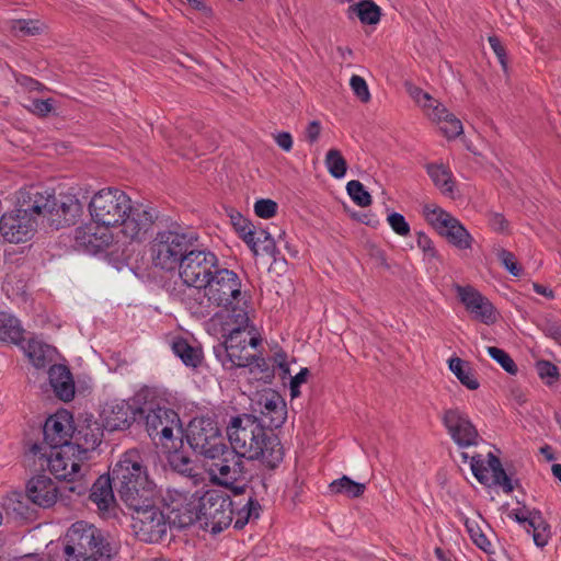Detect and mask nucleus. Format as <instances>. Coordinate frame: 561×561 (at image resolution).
Wrapping results in <instances>:
<instances>
[{"label": "nucleus", "instance_id": "57", "mask_svg": "<svg viewBox=\"0 0 561 561\" xmlns=\"http://www.w3.org/2000/svg\"><path fill=\"white\" fill-rule=\"evenodd\" d=\"M493 483L503 488L505 493H511L514 490L511 478L505 472L503 466H500L492 472Z\"/></svg>", "mask_w": 561, "mask_h": 561}, {"label": "nucleus", "instance_id": "22", "mask_svg": "<svg viewBox=\"0 0 561 561\" xmlns=\"http://www.w3.org/2000/svg\"><path fill=\"white\" fill-rule=\"evenodd\" d=\"M103 430L92 415L80 420L72 427L71 445L79 455L85 458L90 450H94L102 442Z\"/></svg>", "mask_w": 561, "mask_h": 561}, {"label": "nucleus", "instance_id": "62", "mask_svg": "<svg viewBox=\"0 0 561 561\" xmlns=\"http://www.w3.org/2000/svg\"><path fill=\"white\" fill-rule=\"evenodd\" d=\"M274 139L278 147H280L284 151L289 152L293 149V137L287 131L277 133L274 136Z\"/></svg>", "mask_w": 561, "mask_h": 561}, {"label": "nucleus", "instance_id": "58", "mask_svg": "<svg viewBox=\"0 0 561 561\" xmlns=\"http://www.w3.org/2000/svg\"><path fill=\"white\" fill-rule=\"evenodd\" d=\"M431 106H426L424 110L426 115L434 122L438 124L444 119V116H447L450 112L437 100L435 103H430Z\"/></svg>", "mask_w": 561, "mask_h": 561}, {"label": "nucleus", "instance_id": "16", "mask_svg": "<svg viewBox=\"0 0 561 561\" xmlns=\"http://www.w3.org/2000/svg\"><path fill=\"white\" fill-rule=\"evenodd\" d=\"M170 502L167 503L165 510L170 520V527H176L179 529L186 528L194 523H199L201 510L199 496L195 494H188L185 492L174 491L172 494L169 493Z\"/></svg>", "mask_w": 561, "mask_h": 561}, {"label": "nucleus", "instance_id": "49", "mask_svg": "<svg viewBox=\"0 0 561 561\" xmlns=\"http://www.w3.org/2000/svg\"><path fill=\"white\" fill-rule=\"evenodd\" d=\"M242 484L233 483L230 485H225L226 488L230 489L232 492V497L236 501L247 500L250 495L255 499L256 495L260 494V492L254 491V486H250L247 482L242 481Z\"/></svg>", "mask_w": 561, "mask_h": 561}, {"label": "nucleus", "instance_id": "54", "mask_svg": "<svg viewBox=\"0 0 561 561\" xmlns=\"http://www.w3.org/2000/svg\"><path fill=\"white\" fill-rule=\"evenodd\" d=\"M30 112L36 114L38 116H47L54 108L51 99L39 100L32 99L30 100V104L26 105Z\"/></svg>", "mask_w": 561, "mask_h": 561}, {"label": "nucleus", "instance_id": "11", "mask_svg": "<svg viewBox=\"0 0 561 561\" xmlns=\"http://www.w3.org/2000/svg\"><path fill=\"white\" fill-rule=\"evenodd\" d=\"M185 437L195 453L213 460L218 458L227 446L217 422L210 416L194 417L187 425Z\"/></svg>", "mask_w": 561, "mask_h": 561}, {"label": "nucleus", "instance_id": "35", "mask_svg": "<svg viewBox=\"0 0 561 561\" xmlns=\"http://www.w3.org/2000/svg\"><path fill=\"white\" fill-rule=\"evenodd\" d=\"M329 490L332 494H345L350 499H356L364 494L366 485L353 481L347 476H343L340 479L332 481L329 485Z\"/></svg>", "mask_w": 561, "mask_h": 561}, {"label": "nucleus", "instance_id": "39", "mask_svg": "<svg viewBox=\"0 0 561 561\" xmlns=\"http://www.w3.org/2000/svg\"><path fill=\"white\" fill-rule=\"evenodd\" d=\"M45 25L39 20H12L10 31L14 36H36L44 32Z\"/></svg>", "mask_w": 561, "mask_h": 561}, {"label": "nucleus", "instance_id": "32", "mask_svg": "<svg viewBox=\"0 0 561 561\" xmlns=\"http://www.w3.org/2000/svg\"><path fill=\"white\" fill-rule=\"evenodd\" d=\"M24 330L21 321L13 314L0 312V340L8 343L20 344L24 341Z\"/></svg>", "mask_w": 561, "mask_h": 561}, {"label": "nucleus", "instance_id": "9", "mask_svg": "<svg viewBox=\"0 0 561 561\" xmlns=\"http://www.w3.org/2000/svg\"><path fill=\"white\" fill-rule=\"evenodd\" d=\"M234 328L224 334V341L214 346V354L222 367L227 370L248 367L253 363L254 355L248 348V333L245 328L249 323L247 310H239L234 314Z\"/></svg>", "mask_w": 561, "mask_h": 561}, {"label": "nucleus", "instance_id": "21", "mask_svg": "<svg viewBox=\"0 0 561 561\" xmlns=\"http://www.w3.org/2000/svg\"><path fill=\"white\" fill-rule=\"evenodd\" d=\"M71 419V415L65 411L49 416L43 426L44 444L42 446L46 449H56V447L71 445L73 427Z\"/></svg>", "mask_w": 561, "mask_h": 561}, {"label": "nucleus", "instance_id": "56", "mask_svg": "<svg viewBox=\"0 0 561 561\" xmlns=\"http://www.w3.org/2000/svg\"><path fill=\"white\" fill-rule=\"evenodd\" d=\"M416 244L426 257L434 259L437 256V251L433 241L424 232H417Z\"/></svg>", "mask_w": 561, "mask_h": 561}, {"label": "nucleus", "instance_id": "42", "mask_svg": "<svg viewBox=\"0 0 561 561\" xmlns=\"http://www.w3.org/2000/svg\"><path fill=\"white\" fill-rule=\"evenodd\" d=\"M325 165L329 173L335 179H342L346 174V160L337 149L333 148L327 152Z\"/></svg>", "mask_w": 561, "mask_h": 561}, {"label": "nucleus", "instance_id": "1", "mask_svg": "<svg viewBox=\"0 0 561 561\" xmlns=\"http://www.w3.org/2000/svg\"><path fill=\"white\" fill-rule=\"evenodd\" d=\"M92 220L105 228L121 227L124 238L142 242L158 218V211L144 205H134L131 198L117 187L96 192L89 202Z\"/></svg>", "mask_w": 561, "mask_h": 561}, {"label": "nucleus", "instance_id": "45", "mask_svg": "<svg viewBox=\"0 0 561 561\" xmlns=\"http://www.w3.org/2000/svg\"><path fill=\"white\" fill-rule=\"evenodd\" d=\"M489 355L497 362L501 367L508 374L515 375L518 370L515 362L510 356L508 353H506L504 350L495 347V346H489L488 347Z\"/></svg>", "mask_w": 561, "mask_h": 561}, {"label": "nucleus", "instance_id": "53", "mask_svg": "<svg viewBox=\"0 0 561 561\" xmlns=\"http://www.w3.org/2000/svg\"><path fill=\"white\" fill-rule=\"evenodd\" d=\"M470 468L474 476V478L482 484H486L488 482V468L484 466V462L481 458V455H474L470 457Z\"/></svg>", "mask_w": 561, "mask_h": 561}, {"label": "nucleus", "instance_id": "36", "mask_svg": "<svg viewBox=\"0 0 561 561\" xmlns=\"http://www.w3.org/2000/svg\"><path fill=\"white\" fill-rule=\"evenodd\" d=\"M25 353L34 367L38 369L45 368L51 362V348L42 342L28 341Z\"/></svg>", "mask_w": 561, "mask_h": 561}, {"label": "nucleus", "instance_id": "50", "mask_svg": "<svg viewBox=\"0 0 561 561\" xmlns=\"http://www.w3.org/2000/svg\"><path fill=\"white\" fill-rule=\"evenodd\" d=\"M255 215L263 219H268L275 216L277 211V204L272 199H259L254 204Z\"/></svg>", "mask_w": 561, "mask_h": 561}, {"label": "nucleus", "instance_id": "26", "mask_svg": "<svg viewBox=\"0 0 561 561\" xmlns=\"http://www.w3.org/2000/svg\"><path fill=\"white\" fill-rule=\"evenodd\" d=\"M25 493L26 499L31 503L47 508L56 503L59 491L56 483L49 477L37 474L26 483Z\"/></svg>", "mask_w": 561, "mask_h": 561}, {"label": "nucleus", "instance_id": "15", "mask_svg": "<svg viewBox=\"0 0 561 561\" xmlns=\"http://www.w3.org/2000/svg\"><path fill=\"white\" fill-rule=\"evenodd\" d=\"M251 407L253 412L260 414L256 416L257 422L270 432L280 427L286 420V404L282 397L272 389L257 392L252 399Z\"/></svg>", "mask_w": 561, "mask_h": 561}, {"label": "nucleus", "instance_id": "4", "mask_svg": "<svg viewBox=\"0 0 561 561\" xmlns=\"http://www.w3.org/2000/svg\"><path fill=\"white\" fill-rule=\"evenodd\" d=\"M199 525L204 530L218 534L234 520V528L242 529L250 519L259 518L261 505L251 495L236 501L220 490H208L199 496Z\"/></svg>", "mask_w": 561, "mask_h": 561}, {"label": "nucleus", "instance_id": "55", "mask_svg": "<svg viewBox=\"0 0 561 561\" xmlns=\"http://www.w3.org/2000/svg\"><path fill=\"white\" fill-rule=\"evenodd\" d=\"M14 78H15L16 83L25 91L33 92V91H43L46 89L43 83H41L39 81H37L26 75L15 73Z\"/></svg>", "mask_w": 561, "mask_h": 561}, {"label": "nucleus", "instance_id": "27", "mask_svg": "<svg viewBox=\"0 0 561 561\" xmlns=\"http://www.w3.org/2000/svg\"><path fill=\"white\" fill-rule=\"evenodd\" d=\"M56 196L41 186H30L20 190L19 203L28 214L50 215L53 206V198Z\"/></svg>", "mask_w": 561, "mask_h": 561}, {"label": "nucleus", "instance_id": "6", "mask_svg": "<svg viewBox=\"0 0 561 561\" xmlns=\"http://www.w3.org/2000/svg\"><path fill=\"white\" fill-rule=\"evenodd\" d=\"M30 454L38 459L41 468L46 466L57 480L65 481L69 492L77 495L88 492V481L85 480L88 467L83 468L85 458L79 455L72 445L56 447V449L47 451L45 446L33 444Z\"/></svg>", "mask_w": 561, "mask_h": 561}, {"label": "nucleus", "instance_id": "13", "mask_svg": "<svg viewBox=\"0 0 561 561\" xmlns=\"http://www.w3.org/2000/svg\"><path fill=\"white\" fill-rule=\"evenodd\" d=\"M219 265V259L214 252L206 249H194L193 247L186 253V257L178 270L185 285L193 287V289H201Z\"/></svg>", "mask_w": 561, "mask_h": 561}, {"label": "nucleus", "instance_id": "63", "mask_svg": "<svg viewBox=\"0 0 561 561\" xmlns=\"http://www.w3.org/2000/svg\"><path fill=\"white\" fill-rule=\"evenodd\" d=\"M543 333L554 340L561 339V322H547L542 328Z\"/></svg>", "mask_w": 561, "mask_h": 561}, {"label": "nucleus", "instance_id": "44", "mask_svg": "<svg viewBox=\"0 0 561 561\" xmlns=\"http://www.w3.org/2000/svg\"><path fill=\"white\" fill-rule=\"evenodd\" d=\"M465 526L467 531L469 533V536L473 543L479 547L484 552H491L492 550V543L486 538V536L482 533L480 526L477 522L470 520L469 518L465 519Z\"/></svg>", "mask_w": 561, "mask_h": 561}, {"label": "nucleus", "instance_id": "38", "mask_svg": "<svg viewBox=\"0 0 561 561\" xmlns=\"http://www.w3.org/2000/svg\"><path fill=\"white\" fill-rule=\"evenodd\" d=\"M427 174L434 184L444 193L451 195L454 192L451 173L444 165L428 164Z\"/></svg>", "mask_w": 561, "mask_h": 561}, {"label": "nucleus", "instance_id": "60", "mask_svg": "<svg viewBox=\"0 0 561 561\" xmlns=\"http://www.w3.org/2000/svg\"><path fill=\"white\" fill-rule=\"evenodd\" d=\"M537 370L540 378H557L559 376L557 366L548 360H539L537 363Z\"/></svg>", "mask_w": 561, "mask_h": 561}, {"label": "nucleus", "instance_id": "61", "mask_svg": "<svg viewBox=\"0 0 561 561\" xmlns=\"http://www.w3.org/2000/svg\"><path fill=\"white\" fill-rule=\"evenodd\" d=\"M322 130L321 123L319 121H311L305 130V138L309 144L318 141Z\"/></svg>", "mask_w": 561, "mask_h": 561}, {"label": "nucleus", "instance_id": "40", "mask_svg": "<svg viewBox=\"0 0 561 561\" xmlns=\"http://www.w3.org/2000/svg\"><path fill=\"white\" fill-rule=\"evenodd\" d=\"M28 502L26 493L13 491L3 497L2 506L7 512H12L24 517L28 512Z\"/></svg>", "mask_w": 561, "mask_h": 561}, {"label": "nucleus", "instance_id": "28", "mask_svg": "<svg viewBox=\"0 0 561 561\" xmlns=\"http://www.w3.org/2000/svg\"><path fill=\"white\" fill-rule=\"evenodd\" d=\"M73 241L76 250L94 254L108 247L111 236L105 231L99 232L98 227L81 226L75 230Z\"/></svg>", "mask_w": 561, "mask_h": 561}, {"label": "nucleus", "instance_id": "8", "mask_svg": "<svg viewBox=\"0 0 561 561\" xmlns=\"http://www.w3.org/2000/svg\"><path fill=\"white\" fill-rule=\"evenodd\" d=\"M110 556V543L99 528L83 520L70 526L66 534L64 561H99Z\"/></svg>", "mask_w": 561, "mask_h": 561}, {"label": "nucleus", "instance_id": "48", "mask_svg": "<svg viewBox=\"0 0 561 561\" xmlns=\"http://www.w3.org/2000/svg\"><path fill=\"white\" fill-rule=\"evenodd\" d=\"M387 221L391 229L401 237H408L410 234V225L405 220L404 216L399 213H391L387 217Z\"/></svg>", "mask_w": 561, "mask_h": 561}, {"label": "nucleus", "instance_id": "51", "mask_svg": "<svg viewBox=\"0 0 561 561\" xmlns=\"http://www.w3.org/2000/svg\"><path fill=\"white\" fill-rule=\"evenodd\" d=\"M350 85L354 92V94L364 103H367L370 100V93L368 90V85L364 78L353 75L350 80Z\"/></svg>", "mask_w": 561, "mask_h": 561}, {"label": "nucleus", "instance_id": "41", "mask_svg": "<svg viewBox=\"0 0 561 561\" xmlns=\"http://www.w3.org/2000/svg\"><path fill=\"white\" fill-rule=\"evenodd\" d=\"M169 461L174 471L191 479H195L196 477H198L196 466L183 453H173L170 456Z\"/></svg>", "mask_w": 561, "mask_h": 561}, {"label": "nucleus", "instance_id": "5", "mask_svg": "<svg viewBox=\"0 0 561 561\" xmlns=\"http://www.w3.org/2000/svg\"><path fill=\"white\" fill-rule=\"evenodd\" d=\"M113 480L119 500L128 510L158 496L157 485L149 478L142 456L137 449H128L121 456L113 466Z\"/></svg>", "mask_w": 561, "mask_h": 561}, {"label": "nucleus", "instance_id": "34", "mask_svg": "<svg viewBox=\"0 0 561 561\" xmlns=\"http://www.w3.org/2000/svg\"><path fill=\"white\" fill-rule=\"evenodd\" d=\"M254 243H247L255 255L260 252L272 256L275 261L279 251L276 248L275 240L270 232L264 229L253 231Z\"/></svg>", "mask_w": 561, "mask_h": 561}, {"label": "nucleus", "instance_id": "3", "mask_svg": "<svg viewBox=\"0 0 561 561\" xmlns=\"http://www.w3.org/2000/svg\"><path fill=\"white\" fill-rule=\"evenodd\" d=\"M230 450L248 460L260 459L268 469H275L284 459V448L273 432H267L256 416L242 414L231 419L227 426Z\"/></svg>", "mask_w": 561, "mask_h": 561}, {"label": "nucleus", "instance_id": "46", "mask_svg": "<svg viewBox=\"0 0 561 561\" xmlns=\"http://www.w3.org/2000/svg\"><path fill=\"white\" fill-rule=\"evenodd\" d=\"M442 133L448 138L453 139L462 134L463 128L460 119H458L453 113L444 116V119L439 123Z\"/></svg>", "mask_w": 561, "mask_h": 561}, {"label": "nucleus", "instance_id": "33", "mask_svg": "<svg viewBox=\"0 0 561 561\" xmlns=\"http://www.w3.org/2000/svg\"><path fill=\"white\" fill-rule=\"evenodd\" d=\"M448 364L449 369L465 387L470 390H476L479 388L480 383L476 378L472 368L467 362L459 357H454L449 359Z\"/></svg>", "mask_w": 561, "mask_h": 561}, {"label": "nucleus", "instance_id": "20", "mask_svg": "<svg viewBox=\"0 0 561 561\" xmlns=\"http://www.w3.org/2000/svg\"><path fill=\"white\" fill-rule=\"evenodd\" d=\"M459 300L476 320L484 324H493L496 313L492 302L472 286H456Z\"/></svg>", "mask_w": 561, "mask_h": 561}, {"label": "nucleus", "instance_id": "7", "mask_svg": "<svg viewBox=\"0 0 561 561\" xmlns=\"http://www.w3.org/2000/svg\"><path fill=\"white\" fill-rule=\"evenodd\" d=\"M198 237L195 232L171 225L159 230L150 242L152 264L164 271H175L192 250Z\"/></svg>", "mask_w": 561, "mask_h": 561}, {"label": "nucleus", "instance_id": "47", "mask_svg": "<svg viewBox=\"0 0 561 561\" xmlns=\"http://www.w3.org/2000/svg\"><path fill=\"white\" fill-rule=\"evenodd\" d=\"M231 220L233 224V227L238 231L240 238L245 243H254L253 241V231L254 226L245 218L242 217L241 214H237V216H231Z\"/></svg>", "mask_w": 561, "mask_h": 561}, {"label": "nucleus", "instance_id": "59", "mask_svg": "<svg viewBox=\"0 0 561 561\" xmlns=\"http://www.w3.org/2000/svg\"><path fill=\"white\" fill-rule=\"evenodd\" d=\"M410 95L415 100V102L421 105L424 110L426 106H431L430 103H435V99L432 98L427 92L423 91L417 87H413L409 89Z\"/></svg>", "mask_w": 561, "mask_h": 561}, {"label": "nucleus", "instance_id": "64", "mask_svg": "<svg viewBox=\"0 0 561 561\" xmlns=\"http://www.w3.org/2000/svg\"><path fill=\"white\" fill-rule=\"evenodd\" d=\"M490 225L496 231H505L507 228V221L503 215L494 213L490 217Z\"/></svg>", "mask_w": 561, "mask_h": 561}, {"label": "nucleus", "instance_id": "19", "mask_svg": "<svg viewBox=\"0 0 561 561\" xmlns=\"http://www.w3.org/2000/svg\"><path fill=\"white\" fill-rule=\"evenodd\" d=\"M35 219L23 207L4 214L0 218V231L10 243L27 241L35 231Z\"/></svg>", "mask_w": 561, "mask_h": 561}, {"label": "nucleus", "instance_id": "24", "mask_svg": "<svg viewBox=\"0 0 561 561\" xmlns=\"http://www.w3.org/2000/svg\"><path fill=\"white\" fill-rule=\"evenodd\" d=\"M510 516L520 525H524L528 534L531 533L534 542L537 547H545L550 538V526L543 519L538 510L529 511L513 510Z\"/></svg>", "mask_w": 561, "mask_h": 561}, {"label": "nucleus", "instance_id": "30", "mask_svg": "<svg viewBox=\"0 0 561 561\" xmlns=\"http://www.w3.org/2000/svg\"><path fill=\"white\" fill-rule=\"evenodd\" d=\"M48 380L60 400L68 402L75 397V382L69 368L65 365H53L48 369Z\"/></svg>", "mask_w": 561, "mask_h": 561}, {"label": "nucleus", "instance_id": "29", "mask_svg": "<svg viewBox=\"0 0 561 561\" xmlns=\"http://www.w3.org/2000/svg\"><path fill=\"white\" fill-rule=\"evenodd\" d=\"M113 470L111 474L100 476L90 488V500L101 512H110L115 507ZM89 491V488H88Z\"/></svg>", "mask_w": 561, "mask_h": 561}, {"label": "nucleus", "instance_id": "12", "mask_svg": "<svg viewBox=\"0 0 561 561\" xmlns=\"http://www.w3.org/2000/svg\"><path fill=\"white\" fill-rule=\"evenodd\" d=\"M138 414L144 419L146 431L152 440L165 444L173 438L174 430L181 432L179 414L153 400L145 401L139 407Z\"/></svg>", "mask_w": 561, "mask_h": 561}, {"label": "nucleus", "instance_id": "17", "mask_svg": "<svg viewBox=\"0 0 561 561\" xmlns=\"http://www.w3.org/2000/svg\"><path fill=\"white\" fill-rule=\"evenodd\" d=\"M244 458L229 447H225L222 454L214 460L209 468L213 480L220 485H230L241 481H248L250 472L245 467Z\"/></svg>", "mask_w": 561, "mask_h": 561}, {"label": "nucleus", "instance_id": "18", "mask_svg": "<svg viewBox=\"0 0 561 561\" xmlns=\"http://www.w3.org/2000/svg\"><path fill=\"white\" fill-rule=\"evenodd\" d=\"M443 424L454 443L460 448L477 446L481 439L468 414L457 408L444 412Z\"/></svg>", "mask_w": 561, "mask_h": 561}, {"label": "nucleus", "instance_id": "2", "mask_svg": "<svg viewBox=\"0 0 561 561\" xmlns=\"http://www.w3.org/2000/svg\"><path fill=\"white\" fill-rule=\"evenodd\" d=\"M182 302L195 318L202 319L210 314L218 318L221 312L231 311V318L239 310H245L240 304H247L239 275L221 265L206 280L201 289L184 293Z\"/></svg>", "mask_w": 561, "mask_h": 561}, {"label": "nucleus", "instance_id": "31", "mask_svg": "<svg viewBox=\"0 0 561 561\" xmlns=\"http://www.w3.org/2000/svg\"><path fill=\"white\" fill-rule=\"evenodd\" d=\"M173 353L181 358L182 363L191 368L201 366L204 355L199 346H193L187 340L178 337L172 342Z\"/></svg>", "mask_w": 561, "mask_h": 561}, {"label": "nucleus", "instance_id": "25", "mask_svg": "<svg viewBox=\"0 0 561 561\" xmlns=\"http://www.w3.org/2000/svg\"><path fill=\"white\" fill-rule=\"evenodd\" d=\"M140 405H133L125 400H113L103 409L105 426L111 431L126 430L136 420Z\"/></svg>", "mask_w": 561, "mask_h": 561}, {"label": "nucleus", "instance_id": "52", "mask_svg": "<svg viewBox=\"0 0 561 561\" xmlns=\"http://www.w3.org/2000/svg\"><path fill=\"white\" fill-rule=\"evenodd\" d=\"M497 257L502 265L514 276H519L522 273V268L519 267L518 263L516 262L515 255L505 250L501 249L497 252Z\"/></svg>", "mask_w": 561, "mask_h": 561}, {"label": "nucleus", "instance_id": "23", "mask_svg": "<svg viewBox=\"0 0 561 561\" xmlns=\"http://www.w3.org/2000/svg\"><path fill=\"white\" fill-rule=\"evenodd\" d=\"M51 203L54 209L50 211L49 220L56 228L75 225L83 213L82 204L70 193L59 194Z\"/></svg>", "mask_w": 561, "mask_h": 561}, {"label": "nucleus", "instance_id": "10", "mask_svg": "<svg viewBox=\"0 0 561 561\" xmlns=\"http://www.w3.org/2000/svg\"><path fill=\"white\" fill-rule=\"evenodd\" d=\"M159 495L148 503L129 508L131 512V529L135 536L144 542H159L170 528L167 512L158 504Z\"/></svg>", "mask_w": 561, "mask_h": 561}, {"label": "nucleus", "instance_id": "14", "mask_svg": "<svg viewBox=\"0 0 561 561\" xmlns=\"http://www.w3.org/2000/svg\"><path fill=\"white\" fill-rule=\"evenodd\" d=\"M423 214L427 222L449 243L461 250L471 248L473 239L456 217L435 204H426Z\"/></svg>", "mask_w": 561, "mask_h": 561}, {"label": "nucleus", "instance_id": "43", "mask_svg": "<svg viewBox=\"0 0 561 561\" xmlns=\"http://www.w3.org/2000/svg\"><path fill=\"white\" fill-rule=\"evenodd\" d=\"M346 191L352 201L359 207H367L371 205V195L365 190L364 185L359 181H350L346 184Z\"/></svg>", "mask_w": 561, "mask_h": 561}, {"label": "nucleus", "instance_id": "37", "mask_svg": "<svg viewBox=\"0 0 561 561\" xmlns=\"http://www.w3.org/2000/svg\"><path fill=\"white\" fill-rule=\"evenodd\" d=\"M356 13L363 24H376L380 20V8L373 0H363L348 9Z\"/></svg>", "mask_w": 561, "mask_h": 561}]
</instances>
